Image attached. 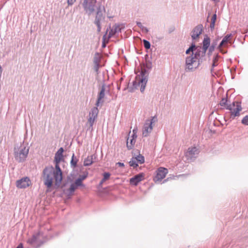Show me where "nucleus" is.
Listing matches in <instances>:
<instances>
[{"mask_svg": "<svg viewBox=\"0 0 248 248\" xmlns=\"http://www.w3.org/2000/svg\"><path fill=\"white\" fill-rule=\"evenodd\" d=\"M77 188V187L76 186L75 184H72L70 186V188L68 190L69 193V194L68 195H72Z\"/></svg>", "mask_w": 248, "mask_h": 248, "instance_id": "obj_28", "label": "nucleus"}, {"mask_svg": "<svg viewBox=\"0 0 248 248\" xmlns=\"http://www.w3.org/2000/svg\"><path fill=\"white\" fill-rule=\"evenodd\" d=\"M145 174L141 172L136 175L130 179L129 183L131 185L136 186L138 184L144 179Z\"/></svg>", "mask_w": 248, "mask_h": 248, "instance_id": "obj_13", "label": "nucleus"}, {"mask_svg": "<svg viewBox=\"0 0 248 248\" xmlns=\"http://www.w3.org/2000/svg\"><path fill=\"white\" fill-rule=\"evenodd\" d=\"M60 162H56L55 169H54V171L56 173V178L58 180H59V179H60L61 177H62V171L59 166Z\"/></svg>", "mask_w": 248, "mask_h": 248, "instance_id": "obj_22", "label": "nucleus"}, {"mask_svg": "<svg viewBox=\"0 0 248 248\" xmlns=\"http://www.w3.org/2000/svg\"><path fill=\"white\" fill-rule=\"evenodd\" d=\"M137 131H138V129H134L132 131V134L131 136H133V137H135V138H137Z\"/></svg>", "mask_w": 248, "mask_h": 248, "instance_id": "obj_37", "label": "nucleus"}, {"mask_svg": "<svg viewBox=\"0 0 248 248\" xmlns=\"http://www.w3.org/2000/svg\"><path fill=\"white\" fill-rule=\"evenodd\" d=\"M210 44V39L208 37L206 36L204 38V40L203 41V49L204 51H206L209 47Z\"/></svg>", "mask_w": 248, "mask_h": 248, "instance_id": "obj_23", "label": "nucleus"}, {"mask_svg": "<svg viewBox=\"0 0 248 248\" xmlns=\"http://www.w3.org/2000/svg\"><path fill=\"white\" fill-rule=\"evenodd\" d=\"M221 98L219 104L223 108L227 109L229 107L230 104H228V98L227 92H225L222 87L218 88V95Z\"/></svg>", "mask_w": 248, "mask_h": 248, "instance_id": "obj_5", "label": "nucleus"}, {"mask_svg": "<svg viewBox=\"0 0 248 248\" xmlns=\"http://www.w3.org/2000/svg\"><path fill=\"white\" fill-rule=\"evenodd\" d=\"M16 248H23V246H22V244H20Z\"/></svg>", "mask_w": 248, "mask_h": 248, "instance_id": "obj_42", "label": "nucleus"}, {"mask_svg": "<svg viewBox=\"0 0 248 248\" xmlns=\"http://www.w3.org/2000/svg\"><path fill=\"white\" fill-rule=\"evenodd\" d=\"M134 157V158L137 159V161H138V162L139 164H141L144 162V157L143 156H142L141 155H137L136 157Z\"/></svg>", "mask_w": 248, "mask_h": 248, "instance_id": "obj_27", "label": "nucleus"}, {"mask_svg": "<svg viewBox=\"0 0 248 248\" xmlns=\"http://www.w3.org/2000/svg\"><path fill=\"white\" fill-rule=\"evenodd\" d=\"M215 85H216V84H215V83H213V84H212V88H213V89H214V88H215Z\"/></svg>", "mask_w": 248, "mask_h": 248, "instance_id": "obj_43", "label": "nucleus"}, {"mask_svg": "<svg viewBox=\"0 0 248 248\" xmlns=\"http://www.w3.org/2000/svg\"><path fill=\"white\" fill-rule=\"evenodd\" d=\"M156 172V174L154 180L155 182L160 181L165 177L166 175L168 173V170L166 168L160 167L157 169Z\"/></svg>", "mask_w": 248, "mask_h": 248, "instance_id": "obj_11", "label": "nucleus"}, {"mask_svg": "<svg viewBox=\"0 0 248 248\" xmlns=\"http://www.w3.org/2000/svg\"><path fill=\"white\" fill-rule=\"evenodd\" d=\"M102 66L101 65H100L99 63H95V65L94 66V70L96 72H98L99 68Z\"/></svg>", "mask_w": 248, "mask_h": 248, "instance_id": "obj_34", "label": "nucleus"}, {"mask_svg": "<svg viewBox=\"0 0 248 248\" xmlns=\"http://www.w3.org/2000/svg\"><path fill=\"white\" fill-rule=\"evenodd\" d=\"M95 24L97 26L98 30H100V21H99V20H96Z\"/></svg>", "mask_w": 248, "mask_h": 248, "instance_id": "obj_38", "label": "nucleus"}, {"mask_svg": "<svg viewBox=\"0 0 248 248\" xmlns=\"http://www.w3.org/2000/svg\"><path fill=\"white\" fill-rule=\"evenodd\" d=\"M105 88L104 86H103L102 87L101 91H100L97 96V99L95 104V105L97 107H99L103 103V99L105 97Z\"/></svg>", "mask_w": 248, "mask_h": 248, "instance_id": "obj_15", "label": "nucleus"}, {"mask_svg": "<svg viewBox=\"0 0 248 248\" xmlns=\"http://www.w3.org/2000/svg\"><path fill=\"white\" fill-rule=\"evenodd\" d=\"M29 147H26L24 144L21 145L17 151H15V157L18 162H23L26 159L29 154Z\"/></svg>", "mask_w": 248, "mask_h": 248, "instance_id": "obj_3", "label": "nucleus"}, {"mask_svg": "<svg viewBox=\"0 0 248 248\" xmlns=\"http://www.w3.org/2000/svg\"><path fill=\"white\" fill-rule=\"evenodd\" d=\"M155 122V118L152 117L150 119H147L143 126L142 132L143 137H147L152 132L153 128V124Z\"/></svg>", "mask_w": 248, "mask_h": 248, "instance_id": "obj_4", "label": "nucleus"}, {"mask_svg": "<svg viewBox=\"0 0 248 248\" xmlns=\"http://www.w3.org/2000/svg\"><path fill=\"white\" fill-rule=\"evenodd\" d=\"M40 233H37L32 235V236L27 240V243L35 247L39 245L40 241L39 240Z\"/></svg>", "mask_w": 248, "mask_h": 248, "instance_id": "obj_14", "label": "nucleus"}, {"mask_svg": "<svg viewBox=\"0 0 248 248\" xmlns=\"http://www.w3.org/2000/svg\"><path fill=\"white\" fill-rule=\"evenodd\" d=\"M76 0H67V3L68 5H72L75 2Z\"/></svg>", "mask_w": 248, "mask_h": 248, "instance_id": "obj_39", "label": "nucleus"}, {"mask_svg": "<svg viewBox=\"0 0 248 248\" xmlns=\"http://www.w3.org/2000/svg\"><path fill=\"white\" fill-rule=\"evenodd\" d=\"M217 19V16L216 14L213 15L211 19V23L210 25V27L211 30H212L214 29L215 26V22Z\"/></svg>", "mask_w": 248, "mask_h": 248, "instance_id": "obj_24", "label": "nucleus"}, {"mask_svg": "<svg viewBox=\"0 0 248 248\" xmlns=\"http://www.w3.org/2000/svg\"><path fill=\"white\" fill-rule=\"evenodd\" d=\"M96 158V155H92L90 156H88L84 161V166H89L91 165L94 162V160Z\"/></svg>", "mask_w": 248, "mask_h": 248, "instance_id": "obj_20", "label": "nucleus"}, {"mask_svg": "<svg viewBox=\"0 0 248 248\" xmlns=\"http://www.w3.org/2000/svg\"><path fill=\"white\" fill-rule=\"evenodd\" d=\"M74 184L76 185L77 187L81 186H82V181L78 178L75 181Z\"/></svg>", "mask_w": 248, "mask_h": 248, "instance_id": "obj_30", "label": "nucleus"}, {"mask_svg": "<svg viewBox=\"0 0 248 248\" xmlns=\"http://www.w3.org/2000/svg\"><path fill=\"white\" fill-rule=\"evenodd\" d=\"M199 152V149L196 147H191L185 153V156L187 160L192 161L197 156Z\"/></svg>", "mask_w": 248, "mask_h": 248, "instance_id": "obj_9", "label": "nucleus"}, {"mask_svg": "<svg viewBox=\"0 0 248 248\" xmlns=\"http://www.w3.org/2000/svg\"><path fill=\"white\" fill-rule=\"evenodd\" d=\"M117 88H118V90H120V86L118 85Z\"/></svg>", "mask_w": 248, "mask_h": 248, "instance_id": "obj_44", "label": "nucleus"}, {"mask_svg": "<svg viewBox=\"0 0 248 248\" xmlns=\"http://www.w3.org/2000/svg\"><path fill=\"white\" fill-rule=\"evenodd\" d=\"M116 164L119 165L120 167H124V164L122 162H118Z\"/></svg>", "mask_w": 248, "mask_h": 248, "instance_id": "obj_40", "label": "nucleus"}, {"mask_svg": "<svg viewBox=\"0 0 248 248\" xmlns=\"http://www.w3.org/2000/svg\"><path fill=\"white\" fill-rule=\"evenodd\" d=\"M143 44L146 48L149 49L150 47V43L148 41L144 40Z\"/></svg>", "mask_w": 248, "mask_h": 248, "instance_id": "obj_33", "label": "nucleus"}, {"mask_svg": "<svg viewBox=\"0 0 248 248\" xmlns=\"http://www.w3.org/2000/svg\"><path fill=\"white\" fill-rule=\"evenodd\" d=\"M56 173L54 171V168L51 167H47L45 168L43 171V178L44 184L48 188L51 187L53 182L56 186H59L62 181V177L58 180L56 178Z\"/></svg>", "mask_w": 248, "mask_h": 248, "instance_id": "obj_2", "label": "nucleus"}, {"mask_svg": "<svg viewBox=\"0 0 248 248\" xmlns=\"http://www.w3.org/2000/svg\"><path fill=\"white\" fill-rule=\"evenodd\" d=\"M242 123L246 125H248V115L245 116L242 120Z\"/></svg>", "mask_w": 248, "mask_h": 248, "instance_id": "obj_35", "label": "nucleus"}, {"mask_svg": "<svg viewBox=\"0 0 248 248\" xmlns=\"http://www.w3.org/2000/svg\"><path fill=\"white\" fill-rule=\"evenodd\" d=\"M110 176V174L109 172H104L103 173V181H106V180L109 179Z\"/></svg>", "mask_w": 248, "mask_h": 248, "instance_id": "obj_31", "label": "nucleus"}, {"mask_svg": "<svg viewBox=\"0 0 248 248\" xmlns=\"http://www.w3.org/2000/svg\"><path fill=\"white\" fill-rule=\"evenodd\" d=\"M88 174V173L87 172H86L83 175H80L79 178L83 181L84 180H85L87 177Z\"/></svg>", "mask_w": 248, "mask_h": 248, "instance_id": "obj_36", "label": "nucleus"}, {"mask_svg": "<svg viewBox=\"0 0 248 248\" xmlns=\"http://www.w3.org/2000/svg\"><path fill=\"white\" fill-rule=\"evenodd\" d=\"M96 0H89L84 3V8L86 13L91 14L98 8Z\"/></svg>", "mask_w": 248, "mask_h": 248, "instance_id": "obj_8", "label": "nucleus"}, {"mask_svg": "<svg viewBox=\"0 0 248 248\" xmlns=\"http://www.w3.org/2000/svg\"><path fill=\"white\" fill-rule=\"evenodd\" d=\"M129 165L131 167H133V168H136L138 166L139 163L138 161H137V159L134 158V157H133L131 160L129 162Z\"/></svg>", "mask_w": 248, "mask_h": 248, "instance_id": "obj_26", "label": "nucleus"}, {"mask_svg": "<svg viewBox=\"0 0 248 248\" xmlns=\"http://www.w3.org/2000/svg\"><path fill=\"white\" fill-rule=\"evenodd\" d=\"M99 110L96 107H93L89 112L87 125H89V128L93 129V124L97 118Z\"/></svg>", "mask_w": 248, "mask_h": 248, "instance_id": "obj_6", "label": "nucleus"}, {"mask_svg": "<svg viewBox=\"0 0 248 248\" xmlns=\"http://www.w3.org/2000/svg\"><path fill=\"white\" fill-rule=\"evenodd\" d=\"M202 26L199 25L196 27L193 30L191 34V37L193 39H195L199 37L202 33Z\"/></svg>", "mask_w": 248, "mask_h": 248, "instance_id": "obj_17", "label": "nucleus"}, {"mask_svg": "<svg viewBox=\"0 0 248 248\" xmlns=\"http://www.w3.org/2000/svg\"><path fill=\"white\" fill-rule=\"evenodd\" d=\"M216 66V63L213 62L212 64V67L211 69V72L212 74V76L214 77H215V76L217 75V71L216 70H215L214 69Z\"/></svg>", "mask_w": 248, "mask_h": 248, "instance_id": "obj_29", "label": "nucleus"}, {"mask_svg": "<svg viewBox=\"0 0 248 248\" xmlns=\"http://www.w3.org/2000/svg\"><path fill=\"white\" fill-rule=\"evenodd\" d=\"M231 37V34L227 35L224 37L221 42L220 43L219 46H218V49H219L221 53H225L226 52V50L222 49V47L225 46L228 42H230Z\"/></svg>", "mask_w": 248, "mask_h": 248, "instance_id": "obj_16", "label": "nucleus"}, {"mask_svg": "<svg viewBox=\"0 0 248 248\" xmlns=\"http://www.w3.org/2000/svg\"><path fill=\"white\" fill-rule=\"evenodd\" d=\"M31 184L30 179L26 177L17 180L16 182V186L18 188H25L28 187Z\"/></svg>", "mask_w": 248, "mask_h": 248, "instance_id": "obj_12", "label": "nucleus"}, {"mask_svg": "<svg viewBox=\"0 0 248 248\" xmlns=\"http://www.w3.org/2000/svg\"><path fill=\"white\" fill-rule=\"evenodd\" d=\"M152 68V63H136L135 72L137 76L133 82L134 88H139L141 93L144 91Z\"/></svg>", "mask_w": 248, "mask_h": 248, "instance_id": "obj_1", "label": "nucleus"}, {"mask_svg": "<svg viewBox=\"0 0 248 248\" xmlns=\"http://www.w3.org/2000/svg\"><path fill=\"white\" fill-rule=\"evenodd\" d=\"M63 152V149L62 147L60 148L55 155V162H60L62 158V153Z\"/></svg>", "mask_w": 248, "mask_h": 248, "instance_id": "obj_21", "label": "nucleus"}, {"mask_svg": "<svg viewBox=\"0 0 248 248\" xmlns=\"http://www.w3.org/2000/svg\"><path fill=\"white\" fill-rule=\"evenodd\" d=\"M78 161V159L75 156V155L73 154L70 162L71 166L74 168H75L77 165Z\"/></svg>", "mask_w": 248, "mask_h": 248, "instance_id": "obj_25", "label": "nucleus"}, {"mask_svg": "<svg viewBox=\"0 0 248 248\" xmlns=\"http://www.w3.org/2000/svg\"><path fill=\"white\" fill-rule=\"evenodd\" d=\"M227 109L231 111V115L233 117L238 116L242 109L241 103L238 101L233 102L232 105L230 104Z\"/></svg>", "mask_w": 248, "mask_h": 248, "instance_id": "obj_7", "label": "nucleus"}, {"mask_svg": "<svg viewBox=\"0 0 248 248\" xmlns=\"http://www.w3.org/2000/svg\"><path fill=\"white\" fill-rule=\"evenodd\" d=\"M209 129L211 133H216L217 130V117L212 112L209 116Z\"/></svg>", "mask_w": 248, "mask_h": 248, "instance_id": "obj_10", "label": "nucleus"}, {"mask_svg": "<svg viewBox=\"0 0 248 248\" xmlns=\"http://www.w3.org/2000/svg\"><path fill=\"white\" fill-rule=\"evenodd\" d=\"M199 63H186L185 70L186 72L195 70L199 67Z\"/></svg>", "mask_w": 248, "mask_h": 248, "instance_id": "obj_18", "label": "nucleus"}, {"mask_svg": "<svg viewBox=\"0 0 248 248\" xmlns=\"http://www.w3.org/2000/svg\"><path fill=\"white\" fill-rule=\"evenodd\" d=\"M195 47V46L194 45H192L186 51V54H190V52L193 53V49Z\"/></svg>", "mask_w": 248, "mask_h": 248, "instance_id": "obj_32", "label": "nucleus"}, {"mask_svg": "<svg viewBox=\"0 0 248 248\" xmlns=\"http://www.w3.org/2000/svg\"><path fill=\"white\" fill-rule=\"evenodd\" d=\"M105 181H103V179H102V180L100 181V183H99V186H102V185H103V184L105 182Z\"/></svg>", "mask_w": 248, "mask_h": 248, "instance_id": "obj_41", "label": "nucleus"}, {"mask_svg": "<svg viewBox=\"0 0 248 248\" xmlns=\"http://www.w3.org/2000/svg\"><path fill=\"white\" fill-rule=\"evenodd\" d=\"M137 138L132 136L128 137L127 139L126 146L128 149H132L136 143Z\"/></svg>", "mask_w": 248, "mask_h": 248, "instance_id": "obj_19", "label": "nucleus"}, {"mask_svg": "<svg viewBox=\"0 0 248 248\" xmlns=\"http://www.w3.org/2000/svg\"><path fill=\"white\" fill-rule=\"evenodd\" d=\"M123 80V78H121L120 79V80L121 81Z\"/></svg>", "mask_w": 248, "mask_h": 248, "instance_id": "obj_45", "label": "nucleus"}]
</instances>
